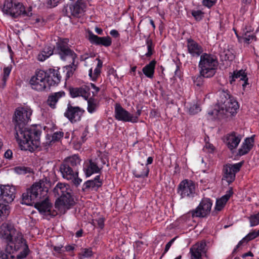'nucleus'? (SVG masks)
<instances>
[{"instance_id": "nucleus-61", "label": "nucleus", "mask_w": 259, "mask_h": 259, "mask_svg": "<svg viewBox=\"0 0 259 259\" xmlns=\"http://www.w3.org/2000/svg\"><path fill=\"white\" fill-rule=\"evenodd\" d=\"M65 251H70L74 249V246L73 245H68L65 247Z\"/></svg>"}, {"instance_id": "nucleus-55", "label": "nucleus", "mask_w": 259, "mask_h": 259, "mask_svg": "<svg viewBox=\"0 0 259 259\" xmlns=\"http://www.w3.org/2000/svg\"><path fill=\"white\" fill-rule=\"evenodd\" d=\"M202 77H203L200 75V76L197 77L196 79L194 80L195 84L197 86L200 87L202 84Z\"/></svg>"}, {"instance_id": "nucleus-49", "label": "nucleus", "mask_w": 259, "mask_h": 259, "mask_svg": "<svg viewBox=\"0 0 259 259\" xmlns=\"http://www.w3.org/2000/svg\"><path fill=\"white\" fill-rule=\"evenodd\" d=\"M201 111L200 107L197 105H194L191 107L189 109L190 112L192 114H195Z\"/></svg>"}, {"instance_id": "nucleus-62", "label": "nucleus", "mask_w": 259, "mask_h": 259, "mask_svg": "<svg viewBox=\"0 0 259 259\" xmlns=\"http://www.w3.org/2000/svg\"><path fill=\"white\" fill-rule=\"evenodd\" d=\"M97 60H98V64H97L96 68L101 69L102 67L103 62L99 59H97Z\"/></svg>"}, {"instance_id": "nucleus-48", "label": "nucleus", "mask_w": 259, "mask_h": 259, "mask_svg": "<svg viewBox=\"0 0 259 259\" xmlns=\"http://www.w3.org/2000/svg\"><path fill=\"white\" fill-rule=\"evenodd\" d=\"M17 169L19 170L18 172L20 174H25L27 173H30L32 171V170L30 168L24 166L17 167Z\"/></svg>"}, {"instance_id": "nucleus-63", "label": "nucleus", "mask_w": 259, "mask_h": 259, "mask_svg": "<svg viewBox=\"0 0 259 259\" xmlns=\"http://www.w3.org/2000/svg\"><path fill=\"white\" fill-rule=\"evenodd\" d=\"M246 256H253V254L251 252V251H249L247 253H245L244 254H243L242 255V257L243 258H245L246 257Z\"/></svg>"}, {"instance_id": "nucleus-12", "label": "nucleus", "mask_w": 259, "mask_h": 259, "mask_svg": "<svg viewBox=\"0 0 259 259\" xmlns=\"http://www.w3.org/2000/svg\"><path fill=\"white\" fill-rule=\"evenodd\" d=\"M178 193L181 196V198H193L196 194L195 183L191 180L182 181L179 185Z\"/></svg>"}, {"instance_id": "nucleus-1", "label": "nucleus", "mask_w": 259, "mask_h": 259, "mask_svg": "<svg viewBox=\"0 0 259 259\" xmlns=\"http://www.w3.org/2000/svg\"><path fill=\"white\" fill-rule=\"evenodd\" d=\"M31 109L26 107H18L13 116L14 135L21 149L33 152L40 145V130L36 126H26L30 120Z\"/></svg>"}, {"instance_id": "nucleus-21", "label": "nucleus", "mask_w": 259, "mask_h": 259, "mask_svg": "<svg viewBox=\"0 0 259 259\" xmlns=\"http://www.w3.org/2000/svg\"><path fill=\"white\" fill-rule=\"evenodd\" d=\"M44 198H45L44 200L35 204V208L41 214L49 213L50 215L55 216L57 212L55 213L54 211L51 212V209L53 206L52 203L47 196Z\"/></svg>"}, {"instance_id": "nucleus-33", "label": "nucleus", "mask_w": 259, "mask_h": 259, "mask_svg": "<svg viewBox=\"0 0 259 259\" xmlns=\"http://www.w3.org/2000/svg\"><path fill=\"white\" fill-rule=\"evenodd\" d=\"M63 162L76 169V166L80 164V159L78 155L75 154L66 158Z\"/></svg>"}, {"instance_id": "nucleus-6", "label": "nucleus", "mask_w": 259, "mask_h": 259, "mask_svg": "<svg viewBox=\"0 0 259 259\" xmlns=\"http://www.w3.org/2000/svg\"><path fill=\"white\" fill-rule=\"evenodd\" d=\"M218 61L216 57L210 54L203 53L198 64L199 74L203 78H211L216 73Z\"/></svg>"}, {"instance_id": "nucleus-18", "label": "nucleus", "mask_w": 259, "mask_h": 259, "mask_svg": "<svg viewBox=\"0 0 259 259\" xmlns=\"http://www.w3.org/2000/svg\"><path fill=\"white\" fill-rule=\"evenodd\" d=\"M88 39L92 44L101 45L105 47H109L112 44L111 38L108 36L99 37L94 34L91 30H88Z\"/></svg>"}, {"instance_id": "nucleus-5", "label": "nucleus", "mask_w": 259, "mask_h": 259, "mask_svg": "<svg viewBox=\"0 0 259 259\" xmlns=\"http://www.w3.org/2000/svg\"><path fill=\"white\" fill-rule=\"evenodd\" d=\"M50 186L51 182L47 178H44L39 182L34 183L22 194V203L31 205L37 198L46 197Z\"/></svg>"}, {"instance_id": "nucleus-42", "label": "nucleus", "mask_w": 259, "mask_h": 259, "mask_svg": "<svg viewBox=\"0 0 259 259\" xmlns=\"http://www.w3.org/2000/svg\"><path fill=\"white\" fill-rule=\"evenodd\" d=\"M100 73L101 69L96 67L94 69V73H93L92 68L90 69L89 75L92 80L95 81L100 75Z\"/></svg>"}, {"instance_id": "nucleus-54", "label": "nucleus", "mask_w": 259, "mask_h": 259, "mask_svg": "<svg viewBox=\"0 0 259 259\" xmlns=\"http://www.w3.org/2000/svg\"><path fill=\"white\" fill-rule=\"evenodd\" d=\"M88 86L90 87V89L92 88L94 90L92 92L94 96L96 95L100 91V88L96 86V85L93 83H90Z\"/></svg>"}, {"instance_id": "nucleus-29", "label": "nucleus", "mask_w": 259, "mask_h": 259, "mask_svg": "<svg viewBox=\"0 0 259 259\" xmlns=\"http://www.w3.org/2000/svg\"><path fill=\"white\" fill-rule=\"evenodd\" d=\"M65 93L63 91H60L58 92H55L50 94L48 98L47 103L52 109H55L56 108V104L59 100L64 97Z\"/></svg>"}, {"instance_id": "nucleus-8", "label": "nucleus", "mask_w": 259, "mask_h": 259, "mask_svg": "<svg viewBox=\"0 0 259 259\" xmlns=\"http://www.w3.org/2000/svg\"><path fill=\"white\" fill-rule=\"evenodd\" d=\"M68 39H61L56 44L54 49L55 53L58 54L63 61H70L75 62L77 54L71 50L68 44Z\"/></svg>"}, {"instance_id": "nucleus-31", "label": "nucleus", "mask_w": 259, "mask_h": 259, "mask_svg": "<svg viewBox=\"0 0 259 259\" xmlns=\"http://www.w3.org/2000/svg\"><path fill=\"white\" fill-rule=\"evenodd\" d=\"M156 64V61L153 60L143 68L142 71L146 77L149 78H152L154 77Z\"/></svg>"}, {"instance_id": "nucleus-40", "label": "nucleus", "mask_w": 259, "mask_h": 259, "mask_svg": "<svg viewBox=\"0 0 259 259\" xmlns=\"http://www.w3.org/2000/svg\"><path fill=\"white\" fill-rule=\"evenodd\" d=\"M12 66L11 65L6 67L3 69V76L2 78V81L3 83V85H5L6 81L9 76V75L12 70Z\"/></svg>"}, {"instance_id": "nucleus-36", "label": "nucleus", "mask_w": 259, "mask_h": 259, "mask_svg": "<svg viewBox=\"0 0 259 259\" xmlns=\"http://www.w3.org/2000/svg\"><path fill=\"white\" fill-rule=\"evenodd\" d=\"M206 243L204 241H201L200 242H197L193 245L190 249L195 251L200 252L201 254L205 253L206 252Z\"/></svg>"}, {"instance_id": "nucleus-3", "label": "nucleus", "mask_w": 259, "mask_h": 259, "mask_svg": "<svg viewBox=\"0 0 259 259\" xmlns=\"http://www.w3.org/2000/svg\"><path fill=\"white\" fill-rule=\"evenodd\" d=\"M217 109L215 113L219 118H225L234 116L237 113L239 105L235 99L229 94L228 90L218 92Z\"/></svg>"}, {"instance_id": "nucleus-60", "label": "nucleus", "mask_w": 259, "mask_h": 259, "mask_svg": "<svg viewBox=\"0 0 259 259\" xmlns=\"http://www.w3.org/2000/svg\"><path fill=\"white\" fill-rule=\"evenodd\" d=\"M205 148L208 149V152L210 153L212 152L214 149V146L212 144L209 143L206 144Z\"/></svg>"}, {"instance_id": "nucleus-26", "label": "nucleus", "mask_w": 259, "mask_h": 259, "mask_svg": "<svg viewBox=\"0 0 259 259\" xmlns=\"http://www.w3.org/2000/svg\"><path fill=\"white\" fill-rule=\"evenodd\" d=\"M233 193V192L232 190H229L227 191L225 195L223 196L220 199L217 200L214 207V212L217 213L218 211H221L224 208L226 203L232 195Z\"/></svg>"}, {"instance_id": "nucleus-58", "label": "nucleus", "mask_w": 259, "mask_h": 259, "mask_svg": "<svg viewBox=\"0 0 259 259\" xmlns=\"http://www.w3.org/2000/svg\"><path fill=\"white\" fill-rule=\"evenodd\" d=\"M110 34L111 36L115 38H117L119 36V33L115 29L111 30L110 32Z\"/></svg>"}, {"instance_id": "nucleus-14", "label": "nucleus", "mask_w": 259, "mask_h": 259, "mask_svg": "<svg viewBox=\"0 0 259 259\" xmlns=\"http://www.w3.org/2000/svg\"><path fill=\"white\" fill-rule=\"evenodd\" d=\"M242 164L243 162H240L234 164L228 163L224 165L222 180L226 181L228 184L232 183L235 179L236 174L240 170Z\"/></svg>"}, {"instance_id": "nucleus-2", "label": "nucleus", "mask_w": 259, "mask_h": 259, "mask_svg": "<svg viewBox=\"0 0 259 259\" xmlns=\"http://www.w3.org/2000/svg\"><path fill=\"white\" fill-rule=\"evenodd\" d=\"M0 238L6 244V252L11 254L20 251L18 259L24 258L29 254L30 250L22 234L11 224L4 223L0 226Z\"/></svg>"}, {"instance_id": "nucleus-37", "label": "nucleus", "mask_w": 259, "mask_h": 259, "mask_svg": "<svg viewBox=\"0 0 259 259\" xmlns=\"http://www.w3.org/2000/svg\"><path fill=\"white\" fill-rule=\"evenodd\" d=\"M148 52L145 54L147 57H150L154 53V45L151 39L147 38L146 41Z\"/></svg>"}, {"instance_id": "nucleus-46", "label": "nucleus", "mask_w": 259, "mask_h": 259, "mask_svg": "<svg viewBox=\"0 0 259 259\" xmlns=\"http://www.w3.org/2000/svg\"><path fill=\"white\" fill-rule=\"evenodd\" d=\"M224 56V59L225 60L231 61L234 58V55L231 53L229 50L224 51L223 54L222 55V57Z\"/></svg>"}, {"instance_id": "nucleus-4", "label": "nucleus", "mask_w": 259, "mask_h": 259, "mask_svg": "<svg viewBox=\"0 0 259 259\" xmlns=\"http://www.w3.org/2000/svg\"><path fill=\"white\" fill-rule=\"evenodd\" d=\"M55 196H58L55 206L60 213L64 214L74 203L73 191L69 185L58 183L53 189Z\"/></svg>"}, {"instance_id": "nucleus-28", "label": "nucleus", "mask_w": 259, "mask_h": 259, "mask_svg": "<svg viewBox=\"0 0 259 259\" xmlns=\"http://www.w3.org/2000/svg\"><path fill=\"white\" fill-rule=\"evenodd\" d=\"M102 183L100 181V176H97L94 180L85 182L82 186V191H86L89 189L96 190L102 186Z\"/></svg>"}, {"instance_id": "nucleus-17", "label": "nucleus", "mask_w": 259, "mask_h": 259, "mask_svg": "<svg viewBox=\"0 0 259 259\" xmlns=\"http://www.w3.org/2000/svg\"><path fill=\"white\" fill-rule=\"evenodd\" d=\"M85 4L83 0H77L75 3L64 7L63 11L68 16L69 13L68 11L69 9L71 15L75 17H80L85 11Z\"/></svg>"}, {"instance_id": "nucleus-64", "label": "nucleus", "mask_w": 259, "mask_h": 259, "mask_svg": "<svg viewBox=\"0 0 259 259\" xmlns=\"http://www.w3.org/2000/svg\"><path fill=\"white\" fill-rule=\"evenodd\" d=\"M83 231L81 229L77 231L75 234V236L77 238L80 237L82 235Z\"/></svg>"}, {"instance_id": "nucleus-9", "label": "nucleus", "mask_w": 259, "mask_h": 259, "mask_svg": "<svg viewBox=\"0 0 259 259\" xmlns=\"http://www.w3.org/2000/svg\"><path fill=\"white\" fill-rule=\"evenodd\" d=\"M46 73L43 70H37L30 80L29 84L31 88L36 91L41 92L49 89L46 79Z\"/></svg>"}, {"instance_id": "nucleus-15", "label": "nucleus", "mask_w": 259, "mask_h": 259, "mask_svg": "<svg viewBox=\"0 0 259 259\" xmlns=\"http://www.w3.org/2000/svg\"><path fill=\"white\" fill-rule=\"evenodd\" d=\"M84 110L79 106H74L69 102L64 115L72 123L77 122L81 120Z\"/></svg>"}, {"instance_id": "nucleus-34", "label": "nucleus", "mask_w": 259, "mask_h": 259, "mask_svg": "<svg viewBox=\"0 0 259 259\" xmlns=\"http://www.w3.org/2000/svg\"><path fill=\"white\" fill-rule=\"evenodd\" d=\"M88 100V107H87V110L88 111L91 113L92 114L94 112H95L98 107H99V102L98 101L93 98H89Z\"/></svg>"}, {"instance_id": "nucleus-43", "label": "nucleus", "mask_w": 259, "mask_h": 259, "mask_svg": "<svg viewBox=\"0 0 259 259\" xmlns=\"http://www.w3.org/2000/svg\"><path fill=\"white\" fill-rule=\"evenodd\" d=\"M64 136V133L61 131L55 132L52 136V140L50 142L51 144L52 142H58Z\"/></svg>"}, {"instance_id": "nucleus-38", "label": "nucleus", "mask_w": 259, "mask_h": 259, "mask_svg": "<svg viewBox=\"0 0 259 259\" xmlns=\"http://www.w3.org/2000/svg\"><path fill=\"white\" fill-rule=\"evenodd\" d=\"M93 254L92 248H82L78 253L79 259H84L91 257Z\"/></svg>"}, {"instance_id": "nucleus-35", "label": "nucleus", "mask_w": 259, "mask_h": 259, "mask_svg": "<svg viewBox=\"0 0 259 259\" xmlns=\"http://www.w3.org/2000/svg\"><path fill=\"white\" fill-rule=\"evenodd\" d=\"M242 40L246 44H250L255 37L254 35L247 28H243L242 30Z\"/></svg>"}, {"instance_id": "nucleus-24", "label": "nucleus", "mask_w": 259, "mask_h": 259, "mask_svg": "<svg viewBox=\"0 0 259 259\" xmlns=\"http://www.w3.org/2000/svg\"><path fill=\"white\" fill-rule=\"evenodd\" d=\"M241 140V136L235 132H232L226 136L224 142L228 148L232 151L238 146Z\"/></svg>"}, {"instance_id": "nucleus-11", "label": "nucleus", "mask_w": 259, "mask_h": 259, "mask_svg": "<svg viewBox=\"0 0 259 259\" xmlns=\"http://www.w3.org/2000/svg\"><path fill=\"white\" fill-rule=\"evenodd\" d=\"M59 169L63 178L71 181L76 187L79 185L82 182V180L78 177V173L76 169H74L64 162L61 164Z\"/></svg>"}, {"instance_id": "nucleus-22", "label": "nucleus", "mask_w": 259, "mask_h": 259, "mask_svg": "<svg viewBox=\"0 0 259 259\" xmlns=\"http://www.w3.org/2000/svg\"><path fill=\"white\" fill-rule=\"evenodd\" d=\"M69 94L72 98L81 97L88 100L90 96V88L87 85L79 88H71L69 89Z\"/></svg>"}, {"instance_id": "nucleus-7", "label": "nucleus", "mask_w": 259, "mask_h": 259, "mask_svg": "<svg viewBox=\"0 0 259 259\" xmlns=\"http://www.w3.org/2000/svg\"><path fill=\"white\" fill-rule=\"evenodd\" d=\"M16 194V189L9 185L0 186V217L6 219L10 213V206L7 204L12 202Z\"/></svg>"}, {"instance_id": "nucleus-44", "label": "nucleus", "mask_w": 259, "mask_h": 259, "mask_svg": "<svg viewBox=\"0 0 259 259\" xmlns=\"http://www.w3.org/2000/svg\"><path fill=\"white\" fill-rule=\"evenodd\" d=\"M259 236V230L257 231L253 230L244 237V239H247V242L252 240Z\"/></svg>"}, {"instance_id": "nucleus-59", "label": "nucleus", "mask_w": 259, "mask_h": 259, "mask_svg": "<svg viewBox=\"0 0 259 259\" xmlns=\"http://www.w3.org/2000/svg\"><path fill=\"white\" fill-rule=\"evenodd\" d=\"M12 151L11 150H8L5 152L4 156L5 158L10 159L12 156Z\"/></svg>"}, {"instance_id": "nucleus-13", "label": "nucleus", "mask_w": 259, "mask_h": 259, "mask_svg": "<svg viewBox=\"0 0 259 259\" xmlns=\"http://www.w3.org/2000/svg\"><path fill=\"white\" fill-rule=\"evenodd\" d=\"M212 205V201L209 198H203L198 206L190 211L193 218H205L209 213Z\"/></svg>"}, {"instance_id": "nucleus-45", "label": "nucleus", "mask_w": 259, "mask_h": 259, "mask_svg": "<svg viewBox=\"0 0 259 259\" xmlns=\"http://www.w3.org/2000/svg\"><path fill=\"white\" fill-rule=\"evenodd\" d=\"M191 14L196 21H199L202 19L204 13L200 10H192Z\"/></svg>"}, {"instance_id": "nucleus-39", "label": "nucleus", "mask_w": 259, "mask_h": 259, "mask_svg": "<svg viewBox=\"0 0 259 259\" xmlns=\"http://www.w3.org/2000/svg\"><path fill=\"white\" fill-rule=\"evenodd\" d=\"M248 219L249 220L250 227L259 225V212L256 214L251 215Z\"/></svg>"}, {"instance_id": "nucleus-25", "label": "nucleus", "mask_w": 259, "mask_h": 259, "mask_svg": "<svg viewBox=\"0 0 259 259\" xmlns=\"http://www.w3.org/2000/svg\"><path fill=\"white\" fill-rule=\"evenodd\" d=\"M254 135L245 139L240 148L238 150V154L240 156L246 154L252 148L254 142Z\"/></svg>"}, {"instance_id": "nucleus-53", "label": "nucleus", "mask_w": 259, "mask_h": 259, "mask_svg": "<svg viewBox=\"0 0 259 259\" xmlns=\"http://www.w3.org/2000/svg\"><path fill=\"white\" fill-rule=\"evenodd\" d=\"M96 223H97V225H98L99 227L102 229L104 227V222L105 219L104 218L101 217L97 219H95L94 221Z\"/></svg>"}, {"instance_id": "nucleus-41", "label": "nucleus", "mask_w": 259, "mask_h": 259, "mask_svg": "<svg viewBox=\"0 0 259 259\" xmlns=\"http://www.w3.org/2000/svg\"><path fill=\"white\" fill-rule=\"evenodd\" d=\"M65 68L67 70L66 76L69 78L72 75L73 72L76 70L77 65L75 64V62H71V64L66 66Z\"/></svg>"}, {"instance_id": "nucleus-51", "label": "nucleus", "mask_w": 259, "mask_h": 259, "mask_svg": "<svg viewBox=\"0 0 259 259\" xmlns=\"http://www.w3.org/2000/svg\"><path fill=\"white\" fill-rule=\"evenodd\" d=\"M217 0H203V4L204 6L210 8L213 6Z\"/></svg>"}, {"instance_id": "nucleus-10", "label": "nucleus", "mask_w": 259, "mask_h": 259, "mask_svg": "<svg viewBox=\"0 0 259 259\" xmlns=\"http://www.w3.org/2000/svg\"><path fill=\"white\" fill-rule=\"evenodd\" d=\"M3 11L13 18H17L21 15H26L23 4L20 3H13L11 0L5 2Z\"/></svg>"}, {"instance_id": "nucleus-57", "label": "nucleus", "mask_w": 259, "mask_h": 259, "mask_svg": "<svg viewBox=\"0 0 259 259\" xmlns=\"http://www.w3.org/2000/svg\"><path fill=\"white\" fill-rule=\"evenodd\" d=\"M9 254H10L9 253ZM0 259H9L8 253H4L3 250H0Z\"/></svg>"}, {"instance_id": "nucleus-52", "label": "nucleus", "mask_w": 259, "mask_h": 259, "mask_svg": "<svg viewBox=\"0 0 259 259\" xmlns=\"http://www.w3.org/2000/svg\"><path fill=\"white\" fill-rule=\"evenodd\" d=\"M60 0H48L47 6L50 8L57 6Z\"/></svg>"}, {"instance_id": "nucleus-50", "label": "nucleus", "mask_w": 259, "mask_h": 259, "mask_svg": "<svg viewBox=\"0 0 259 259\" xmlns=\"http://www.w3.org/2000/svg\"><path fill=\"white\" fill-rule=\"evenodd\" d=\"M176 237L172 238L165 245V249L164 252L162 253V256H163L169 249L170 247L172 245V243L174 242L176 240Z\"/></svg>"}, {"instance_id": "nucleus-32", "label": "nucleus", "mask_w": 259, "mask_h": 259, "mask_svg": "<svg viewBox=\"0 0 259 259\" xmlns=\"http://www.w3.org/2000/svg\"><path fill=\"white\" fill-rule=\"evenodd\" d=\"M230 77V81L231 83H232L233 81H234L236 79L239 78L240 80L244 81V83L242 84L243 87L248 84V78L247 77L246 73L243 70L234 71L233 74Z\"/></svg>"}, {"instance_id": "nucleus-56", "label": "nucleus", "mask_w": 259, "mask_h": 259, "mask_svg": "<svg viewBox=\"0 0 259 259\" xmlns=\"http://www.w3.org/2000/svg\"><path fill=\"white\" fill-rule=\"evenodd\" d=\"M63 247L62 245L60 246H53V250L56 252L57 253L61 254L62 253V248Z\"/></svg>"}, {"instance_id": "nucleus-19", "label": "nucleus", "mask_w": 259, "mask_h": 259, "mask_svg": "<svg viewBox=\"0 0 259 259\" xmlns=\"http://www.w3.org/2000/svg\"><path fill=\"white\" fill-rule=\"evenodd\" d=\"M101 169V168L99 167L96 160H87L83 165V170L87 177H90L94 174L99 173Z\"/></svg>"}, {"instance_id": "nucleus-30", "label": "nucleus", "mask_w": 259, "mask_h": 259, "mask_svg": "<svg viewBox=\"0 0 259 259\" xmlns=\"http://www.w3.org/2000/svg\"><path fill=\"white\" fill-rule=\"evenodd\" d=\"M55 47L46 46L43 50L38 54L37 59L39 61H44L53 54Z\"/></svg>"}, {"instance_id": "nucleus-47", "label": "nucleus", "mask_w": 259, "mask_h": 259, "mask_svg": "<svg viewBox=\"0 0 259 259\" xmlns=\"http://www.w3.org/2000/svg\"><path fill=\"white\" fill-rule=\"evenodd\" d=\"M190 253L191 254V259H202V254L200 252L190 249Z\"/></svg>"}, {"instance_id": "nucleus-16", "label": "nucleus", "mask_w": 259, "mask_h": 259, "mask_svg": "<svg viewBox=\"0 0 259 259\" xmlns=\"http://www.w3.org/2000/svg\"><path fill=\"white\" fill-rule=\"evenodd\" d=\"M114 117L123 122H137V117L123 108L120 104L116 103L114 107Z\"/></svg>"}, {"instance_id": "nucleus-23", "label": "nucleus", "mask_w": 259, "mask_h": 259, "mask_svg": "<svg viewBox=\"0 0 259 259\" xmlns=\"http://www.w3.org/2000/svg\"><path fill=\"white\" fill-rule=\"evenodd\" d=\"M45 72L47 75L46 80L49 84V89L51 86H55L59 83L61 76L58 70L50 69Z\"/></svg>"}, {"instance_id": "nucleus-27", "label": "nucleus", "mask_w": 259, "mask_h": 259, "mask_svg": "<svg viewBox=\"0 0 259 259\" xmlns=\"http://www.w3.org/2000/svg\"><path fill=\"white\" fill-rule=\"evenodd\" d=\"M149 168L146 165L138 163L135 169L133 170V175L137 178H145L148 177Z\"/></svg>"}, {"instance_id": "nucleus-20", "label": "nucleus", "mask_w": 259, "mask_h": 259, "mask_svg": "<svg viewBox=\"0 0 259 259\" xmlns=\"http://www.w3.org/2000/svg\"><path fill=\"white\" fill-rule=\"evenodd\" d=\"M188 52L193 57L200 56L203 53L202 47L194 39L189 38L187 39Z\"/></svg>"}]
</instances>
